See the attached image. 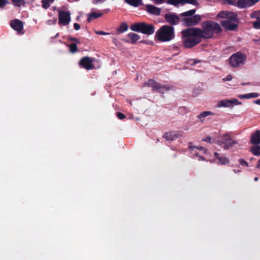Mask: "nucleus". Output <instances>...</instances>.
I'll return each instance as SVG.
<instances>
[{"label":"nucleus","mask_w":260,"mask_h":260,"mask_svg":"<svg viewBox=\"0 0 260 260\" xmlns=\"http://www.w3.org/2000/svg\"><path fill=\"white\" fill-rule=\"evenodd\" d=\"M54 0H42L41 3L42 4V7L44 9H48L51 4L54 2Z\"/></svg>","instance_id":"obj_29"},{"label":"nucleus","mask_w":260,"mask_h":260,"mask_svg":"<svg viewBox=\"0 0 260 260\" xmlns=\"http://www.w3.org/2000/svg\"><path fill=\"white\" fill-rule=\"evenodd\" d=\"M253 41L255 42H257L258 41H260V37H259V39H253Z\"/></svg>","instance_id":"obj_53"},{"label":"nucleus","mask_w":260,"mask_h":260,"mask_svg":"<svg viewBox=\"0 0 260 260\" xmlns=\"http://www.w3.org/2000/svg\"><path fill=\"white\" fill-rule=\"evenodd\" d=\"M185 4H189L194 6L199 5V3L197 0H183V5Z\"/></svg>","instance_id":"obj_32"},{"label":"nucleus","mask_w":260,"mask_h":260,"mask_svg":"<svg viewBox=\"0 0 260 260\" xmlns=\"http://www.w3.org/2000/svg\"><path fill=\"white\" fill-rule=\"evenodd\" d=\"M245 99L254 98L258 97L259 96V94L256 92H252L245 94Z\"/></svg>","instance_id":"obj_33"},{"label":"nucleus","mask_w":260,"mask_h":260,"mask_svg":"<svg viewBox=\"0 0 260 260\" xmlns=\"http://www.w3.org/2000/svg\"><path fill=\"white\" fill-rule=\"evenodd\" d=\"M128 37L131 39L133 44H136L137 41L140 39V36L137 34L130 32L127 35Z\"/></svg>","instance_id":"obj_24"},{"label":"nucleus","mask_w":260,"mask_h":260,"mask_svg":"<svg viewBox=\"0 0 260 260\" xmlns=\"http://www.w3.org/2000/svg\"><path fill=\"white\" fill-rule=\"evenodd\" d=\"M174 38V27L169 25L161 26L156 31L155 36V38L161 42L170 41Z\"/></svg>","instance_id":"obj_3"},{"label":"nucleus","mask_w":260,"mask_h":260,"mask_svg":"<svg viewBox=\"0 0 260 260\" xmlns=\"http://www.w3.org/2000/svg\"><path fill=\"white\" fill-rule=\"evenodd\" d=\"M127 29H128L127 24L125 22H123L117 28V31L119 34H120V33H122V32L126 31L127 30Z\"/></svg>","instance_id":"obj_26"},{"label":"nucleus","mask_w":260,"mask_h":260,"mask_svg":"<svg viewBox=\"0 0 260 260\" xmlns=\"http://www.w3.org/2000/svg\"><path fill=\"white\" fill-rule=\"evenodd\" d=\"M214 113L210 111H204L198 115L197 118L201 122H203L204 118L210 115H213Z\"/></svg>","instance_id":"obj_22"},{"label":"nucleus","mask_w":260,"mask_h":260,"mask_svg":"<svg viewBox=\"0 0 260 260\" xmlns=\"http://www.w3.org/2000/svg\"><path fill=\"white\" fill-rule=\"evenodd\" d=\"M6 0H0V7H2L6 4Z\"/></svg>","instance_id":"obj_46"},{"label":"nucleus","mask_w":260,"mask_h":260,"mask_svg":"<svg viewBox=\"0 0 260 260\" xmlns=\"http://www.w3.org/2000/svg\"><path fill=\"white\" fill-rule=\"evenodd\" d=\"M218 17L221 18L228 19L230 18L233 20H235L237 18V14L234 12H230L227 11H221L217 15Z\"/></svg>","instance_id":"obj_15"},{"label":"nucleus","mask_w":260,"mask_h":260,"mask_svg":"<svg viewBox=\"0 0 260 260\" xmlns=\"http://www.w3.org/2000/svg\"><path fill=\"white\" fill-rule=\"evenodd\" d=\"M200 60H195L192 63H191L192 65H193V64H197V63L198 62H200Z\"/></svg>","instance_id":"obj_51"},{"label":"nucleus","mask_w":260,"mask_h":260,"mask_svg":"<svg viewBox=\"0 0 260 260\" xmlns=\"http://www.w3.org/2000/svg\"><path fill=\"white\" fill-rule=\"evenodd\" d=\"M233 77L231 75H227L225 78H223V81H229L232 80Z\"/></svg>","instance_id":"obj_41"},{"label":"nucleus","mask_w":260,"mask_h":260,"mask_svg":"<svg viewBox=\"0 0 260 260\" xmlns=\"http://www.w3.org/2000/svg\"><path fill=\"white\" fill-rule=\"evenodd\" d=\"M74 27L75 30H78L80 28V25L77 23H75L74 24Z\"/></svg>","instance_id":"obj_43"},{"label":"nucleus","mask_w":260,"mask_h":260,"mask_svg":"<svg viewBox=\"0 0 260 260\" xmlns=\"http://www.w3.org/2000/svg\"><path fill=\"white\" fill-rule=\"evenodd\" d=\"M246 59V56L245 54L237 52L233 54L229 58V63L234 68H238L244 64Z\"/></svg>","instance_id":"obj_6"},{"label":"nucleus","mask_w":260,"mask_h":260,"mask_svg":"<svg viewBox=\"0 0 260 260\" xmlns=\"http://www.w3.org/2000/svg\"><path fill=\"white\" fill-rule=\"evenodd\" d=\"M157 82L153 80L150 79L144 83L143 86H148L152 87V91H154V87L156 86Z\"/></svg>","instance_id":"obj_25"},{"label":"nucleus","mask_w":260,"mask_h":260,"mask_svg":"<svg viewBox=\"0 0 260 260\" xmlns=\"http://www.w3.org/2000/svg\"><path fill=\"white\" fill-rule=\"evenodd\" d=\"M93 62V59L92 58L89 56H84L80 60L79 65L86 70H91L94 68Z\"/></svg>","instance_id":"obj_11"},{"label":"nucleus","mask_w":260,"mask_h":260,"mask_svg":"<svg viewBox=\"0 0 260 260\" xmlns=\"http://www.w3.org/2000/svg\"><path fill=\"white\" fill-rule=\"evenodd\" d=\"M249 84H250V83L248 82L247 83H243V84H242V85H249Z\"/></svg>","instance_id":"obj_56"},{"label":"nucleus","mask_w":260,"mask_h":260,"mask_svg":"<svg viewBox=\"0 0 260 260\" xmlns=\"http://www.w3.org/2000/svg\"><path fill=\"white\" fill-rule=\"evenodd\" d=\"M140 42L142 43H145L146 41H140Z\"/></svg>","instance_id":"obj_57"},{"label":"nucleus","mask_w":260,"mask_h":260,"mask_svg":"<svg viewBox=\"0 0 260 260\" xmlns=\"http://www.w3.org/2000/svg\"><path fill=\"white\" fill-rule=\"evenodd\" d=\"M181 16L177 15L175 13L168 12L165 14L164 18L166 21L171 26L178 25L181 21Z\"/></svg>","instance_id":"obj_8"},{"label":"nucleus","mask_w":260,"mask_h":260,"mask_svg":"<svg viewBox=\"0 0 260 260\" xmlns=\"http://www.w3.org/2000/svg\"><path fill=\"white\" fill-rule=\"evenodd\" d=\"M69 50L70 52L75 53L78 51V46L76 43H72L69 45Z\"/></svg>","instance_id":"obj_30"},{"label":"nucleus","mask_w":260,"mask_h":260,"mask_svg":"<svg viewBox=\"0 0 260 260\" xmlns=\"http://www.w3.org/2000/svg\"><path fill=\"white\" fill-rule=\"evenodd\" d=\"M253 26L254 28L260 29V17L257 18V20L252 22Z\"/></svg>","instance_id":"obj_34"},{"label":"nucleus","mask_w":260,"mask_h":260,"mask_svg":"<svg viewBox=\"0 0 260 260\" xmlns=\"http://www.w3.org/2000/svg\"><path fill=\"white\" fill-rule=\"evenodd\" d=\"M116 115H117V117L119 119H121V120L123 119L126 117L125 115L121 112H117L116 113Z\"/></svg>","instance_id":"obj_38"},{"label":"nucleus","mask_w":260,"mask_h":260,"mask_svg":"<svg viewBox=\"0 0 260 260\" xmlns=\"http://www.w3.org/2000/svg\"><path fill=\"white\" fill-rule=\"evenodd\" d=\"M258 177H255V178H254V180L255 181H257V180H258Z\"/></svg>","instance_id":"obj_55"},{"label":"nucleus","mask_w":260,"mask_h":260,"mask_svg":"<svg viewBox=\"0 0 260 260\" xmlns=\"http://www.w3.org/2000/svg\"><path fill=\"white\" fill-rule=\"evenodd\" d=\"M238 21L239 19L237 16V18L235 20H233L232 19H230V18H229L226 20L220 21V22L221 25L225 29L233 31L236 30L238 28V25L235 22L238 23Z\"/></svg>","instance_id":"obj_9"},{"label":"nucleus","mask_w":260,"mask_h":260,"mask_svg":"<svg viewBox=\"0 0 260 260\" xmlns=\"http://www.w3.org/2000/svg\"><path fill=\"white\" fill-rule=\"evenodd\" d=\"M146 10L150 14L159 16L160 14L161 9L152 5L147 4L146 5Z\"/></svg>","instance_id":"obj_16"},{"label":"nucleus","mask_w":260,"mask_h":260,"mask_svg":"<svg viewBox=\"0 0 260 260\" xmlns=\"http://www.w3.org/2000/svg\"><path fill=\"white\" fill-rule=\"evenodd\" d=\"M95 33L96 35H108L110 34V33L106 32H105V31H102V30H100V31L95 30Z\"/></svg>","instance_id":"obj_39"},{"label":"nucleus","mask_w":260,"mask_h":260,"mask_svg":"<svg viewBox=\"0 0 260 260\" xmlns=\"http://www.w3.org/2000/svg\"><path fill=\"white\" fill-rule=\"evenodd\" d=\"M166 3L178 7L179 4L183 5V0H167Z\"/></svg>","instance_id":"obj_28"},{"label":"nucleus","mask_w":260,"mask_h":260,"mask_svg":"<svg viewBox=\"0 0 260 260\" xmlns=\"http://www.w3.org/2000/svg\"><path fill=\"white\" fill-rule=\"evenodd\" d=\"M259 0H238L236 6L240 8L243 9L254 5Z\"/></svg>","instance_id":"obj_13"},{"label":"nucleus","mask_w":260,"mask_h":260,"mask_svg":"<svg viewBox=\"0 0 260 260\" xmlns=\"http://www.w3.org/2000/svg\"><path fill=\"white\" fill-rule=\"evenodd\" d=\"M10 25L12 28L19 33H20L23 29V22L17 19L11 20L10 21Z\"/></svg>","instance_id":"obj_14"},{"label":"nucleus","mask_w":260,"mask_h":260,"mask_svg":"<svg viewBox=\"0 0 260 260\" xmlns=\"http://www.w3.org/2000/svg\"><path fill=\"white\" fill-rule=\"evenodd\" d=\"M180 135H176L172 132H166L163 136L167 141H173L178 138Z\"/></svg>","instance_id":"obj_20"},{"label":"nucleus","mask_w":260,"mask_h":260,"mask_svg":"<svg viewBox=\"0 0 260 260\" xmlns=\"http://www.w3.org/2000/svg\"><path fill=\"white\" fill-rule=\"evenodd\" d=\"M14 3H20L22 0H12Z\"/></svg>","instance_id":"obj_52"},{"label":"nucleus","mask_w":260,"mask_h":260,"mask_svg":"<svg viewBox=\"0 0 260 260\" xmlns=\"http://www.w3.org/2000/svg\"><path fill=\"white\" fill-rule=\"evenodd\" d=\"M106 0H93V3L94 4H98L99 3H102L105 1Z\"/></svg>","instance_id":"obj_47"},{"label":"nucleus","mask_w":260,"mask_h":260,"mask_svg":"<svg viewBox=\"0 0 260 260\" xmlns=\"http://www.w3.org/2000/svg\"><path fill=\"white\" fill-rule=\"evenodd\" d=\"M130 28L134 31L141 32L148 36L151 35L155 32V27L153 24L144 22L135 23L131 25Z\"/></svg>","instance_id":"obj_5"},{"label":"nucleus","mask_w":260,"mask_h":260,"mask_svg":"<svg viewBox=\"0 0 260 260\" xmlns=\"http://www.w3.org/2000/svg\"><path fill=\"white\" fill-rule=\"evenodd\" d=\"M171 87L167 85H162L159 83H156L154 87V91H156L161 94H164L165 92L171 90Z\"/></svg>","instance_id":"obj_17"},{"label":"nucleus","mask_w":260,"mask_h":260,"mask_svg":"<svg viewBox=\"0 0 260 260\" xmlns=\"http://www.w3.org/2000/svg\"><path fill=\"white\" fill-rule=\"evenodd\" d=\"M245 94H239L238 95V97L240 98V99H245Z\"/></svg>","instance_id":"obj_48"},{"label":"nucleus","mask_w":260,"mask_h":260,"mask_svg":"<svg viewBox=\"0 0 260 260\" xmlns=\"http://www.w3.org/2000/svg\"><path fill=\"white\" fill-rule=\"evenodd\" d=\"M68 40L71 41L75 42L77 44L80 43V41H79V39L77 38H74V37H72V36H69L68 37Z\"/></svg>","instance_id":"obj_36"},{"label":"nucleus","mask_w":260,"mask_h":260,"mask_svg":"<svg viewBox=\"0 0 260 260\" xmlns=\"http://www.w3.org/2000/svg\"><path fill=\"white\" fill-rule=\"evenodd\" d=\"M256 168L258 169H260V159H259L257 162V164L256 165Z\"/></svg>","instance_id":"obj_50"},{"label":"nucleus","mask_w":260,"mask_h":260,"mask_svg":"<svg viewBox=\"0 0 260 260\" xmlns=\"http://www.w3.org/2000/svg\"><path fill=\"white\" fill-rule=\"evenodd\" d=\"M202 28L195 27L202 39H209L213 37L214 34L222 31L220 25L212 21H206L202 23Z\"/></svg>","instance_id":"obj_1"},{"label":"nucleus","mask_w":260,"mask_h":260,"mask_svg":"<svg viewBox=\"0 0 260 260\" xmlns=\"http://www.w3.org/2000/svg\"><path fill=\"white\" fill-rule=\"evenodd\" d=\"M250 142L251 144L254 145H258L260 144V130H256L251 135Z\"/></svg>","instance_id":"obj_18"},{"label":"nucleus","mask_w":260,"mask_h":260,"mask_svg":"<svg viewBox=\"0 0 260 260\" xmlns=\"http://www.w3.org/2000/svg\"><path fill=\"white\" fill-rule=\"evenodd\" d=\"M183 46L186 48H191L200 44L202 39L195 27L188 28L181 31Z\"/></svg>","instance_id":"obj_2"},{"label":"nucleus","mask_w":260,"mask_h":260,"mask_svg":"<svg viewBox=\"0 0 260 260\" xmlns=\"http://www.w3.org/2000/svg\"><path fill=\"white\" fill-rule=\"evenodd\" d=\"M233 171H234L235 173L240 172V170H235V169L233 170Z\"/></svg>","instance_id":"obj_54"},{"label":"nucleus","mask_w":260,"mask_h":260,"mask_svg":"<svg viewBox=\"0 0 260 260\" xmlns=\"http://www.w3.org/2000/svg\"><path fill=\"white\" fill-rule=\"evenodd\" d=\"M188 148L191 151H193L195 149H197L198 150H202L203 151L204 153H206V152L207 151V149L206 148H204L202 146L196 147V146H192V143H191V142L188 143Z\"/></svg>","instance_id":"obj_27"},{"label":"nucleus","mask_w":260,"mask_h":260,"mask_svg":"<svg viewBox=\"0 0 260 260\" xmlns=\"http://www.w3.org/2000/svg\"><path fill=\"white\" fill-rule=\"evenodd\" d=\"M196 9H192L180 14L181 19V22L187 26H191L197 25L201 20V16L195 15Z\"/></svg>","instance_id":"obj_4"},{"label":"nucleus","mask_w":260,"mask_h":260,"mask_svg":"<svg viewBox=\"0 0 260 260\" xmlns=\"http://www.w3.org/2000/svg\"><path fill=\"white\" fill-rule=\"evenodd\" d=\"M103 15V13H97V12H91V13L88 15V19L87 21L88 22H90L91 21L94 19L98 18L101 17Z\"/></svg>","instance_id":"obj_23"},{"label":"nucleus","mask_w":260,"mask_h":260,"mask_svg":"<svg viewBox=\"0 0 260 260\" xmlns=\"http://www.w3.org/2000/svg\"><path fill=\"white\" fill-rule=\"evenodd\" d=\"M239 162L242 166H248V163L243 159H239Z\"/></svg>","instance_id":"obj_37"},{"label":"nucleus","mask_w":260,"mask_h":260,"mask_svg":"<svg viewBox=\"0 0 260 260\" xmlns=\"http://www.w3.org/2000/svg\"><path fill=\"white\" fill-rule=\"evenodd\" d=\"M241 102H239L236 99H232L231 100H221L218 102V107H231L233 105H241Z\"/></svg>","instance_id":"obj_12"},{"label":"nucleus","mask_w":260,"mask_h":260,"mask_svg":"<svg viewBox=\"0 0 260 260\" xmlns=\"http://www.w3.org/2000/svg\"><path fill=\"white\" fill-rule=\"evenodd\" d=\"M217 144L227 150L238 144V142L233 140L228 134H224L217 141Z\"/></svg>","instance_id":"obj_7"},{"label":"nucleus","mask_w":260,"mask_h":260,"mask_svg":"<svg viewBox=\"0 0 260 260\" xmlns=\"http://www.w3.org/2000/svg\"><path fill=\"white\" fill-rule=\"evenodd\" d=\"M235 1L234 0H227V3L230 5H235Z\"/></svg>","instance_id":"obj_45"},{"label":"nucleus","mask_w":260,"mask_h":260,"mask_svg":"<svg viewBox=\"0 0 260 260\" xmlns=\"http://www.w3.org/2000/svg\"><path fill=\"white\" fill-rule=\"evenodd\" d=\"M71 13L70 11L59 10L58 11V24L67 25L71 21Z\"/></svg>","instance_id":"obj_10"},{"label":"nucleus","mask_w":260,"mask_h":260,"mask_svg":"<svg viewBox=\"0 0 260 260\" xmlns=\"http://www.w3.org/2000/svg\"><path fill=\"white\" fill-rule=\"evenodd\" d=\"M258 15H260V11H254L252 12L250 14V16L252 18H256L257 19V17H259V16H258Z\"/></svg>","instance_id":"obj_35"},{"label":"nucleus","mask_w":260,"mask_h":260,"mask_svg":"<svg viewBox=\"0 0 260 260\" xmlns=\"http://www.w3.org/2000/svg\"><path fill=\"white\" fill-rule=\"evenodd\" d=\"M254 103L255 104H258L259 105H260V99H257L255 101H254Z\"/></svg>","instance_id":"obj_49"},{"label":"nucleus","mask_w":260,"mask_h":260,"mask_svg":"<svg viewBox=\"0 0 260 260\" xmlns=\"http://www.w3.org/2000/svg\"><path fill=\"white\" fill-rule=\"evenodd\" d=\"M174 47H175V48H179V47H178V46H174Z\"/></svg>","instance_id":"obj_58"},{"label":"nucleus","mask_w":260,"mask_h":260,"mask_svg":"<svg viewBox=\"0 0 260 260\" xmlns=\"http://www.w3.org/2000/svg\"><path fill=\"white\" fill-rule=\"evenodd\" d=\"M195 155L199 157V160H204L205 158L203 156L199 155V153L196 151H195Z\"/></svg>","instance_id":"obj_44"},{"label":"nucleus","mask_w":260,"mask_h":260,"mask_svg":"<svg viewBox=\"0 0 260 260\" xmlns=\"http://www.w3.org/2000/svg\"><path fill=\"white\" fill-rule=\"evenodd\" d=\"M211 140H212V138H211V137L207 136L206 138L203 139L202 141H204V142H207V143H212Z\"/></svg>","instance_id":"obj_40"},{"label":"nucleus","mask_w":260,"mask_h":260,"mask_svg":"<svg viewBox=\"0 0 260 260\" xmlns=\"http://www.w3.org/2000/svg\"><path fill=\"white\" fill-rule=\"evenodd\" d=\"M251 152L254 155H260V146H255L251 148Z\"/></svg>","instance_id":"obj_31"},{"label":"nucleus","mask_w":260,"mask_h":260,"mask_svg":"<svg viewBox=\"0 0 260 260\" xmlns=\"http://www.w3.org/2000/svg\"><path fill=\"white\" fill-rule=\"evenodd\" d=\"M214 156L218 160L219 164L221 165H225L229 163L230 160L228 158L221 155L217 152H215L214 154Z\"/></svg>","instance_id":"obj_19"},{"label":"nucleus","mask_w":260,"mask_h":260,"mask_svg":"<svg viewBox=\"0 0 260 260\" xmlns=\"http://www.w3.org/2000/svg\"><path fill=\"white\" fill-rule=\"evenodd\" d=\"M124 1L134 7H138L143 5L142 0H124Z\"/></svg>","instance_id":"obj_21"},{"label":"nucleus","mask_w":260,"mask_h":260,"mask_svg":"<svg viewBox=\"0 0 260 260\" xmlns=\"http://www.w3.org/2000/svg\"><path fill=\"white\" fill-rule=\"evenodd\" d=\"M167 0H153L154 3L155 5H160L163 4L165 2H166Z\"/></svg>","instance_id":"obj_42"}]
</instances>
